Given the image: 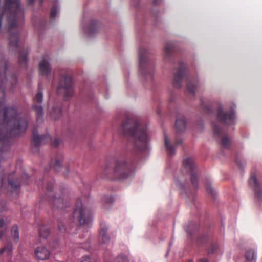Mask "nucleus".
<instances>
[{"mask_svg": "<svg viewBox=\"0 0 262 262\" xmlns=\"http://www.w3.org/2000/svg\"><path fill=\"white\" fill-rule=\"evenodd\" d=\"M53 182H48L46 185L47 193L46 194L49 202L52 204V208L55 209L56 208L59 209H62L64 207H67L69 205L68 202V197L64 194L62 195V198L57 196L52 191L53 190Z\"/></svg>", "mask_w": 262, "mask_h": 262, "instance_id": "6e6552de", "label": "nucleus"}, {"mask_svg": "<svg viewBox=\"0 0 262 262\" xmlns=\"http://www.w3.org/2000/svg\"><path fill=\"white\" fill-rule=\"evenodd\" d=\"M16 75L10 72L7 61L0 60V162L2 154L9 150L12 138L24 134L28 126V116L15 106L6 107L4 87L13 91L17 84Z\"/></svg>", "mask_w": 262, "mask_h": 262, "instance_id": "f257e3e1", "label": "nucleus"}, {"mask_svg": "<svg viewBox=\"0 0 262 262\" xmlns=\"http://www.w3.org/2000/svg\"><path fill=\"white\" fill-rule=\"evenodd\" d=\"M99 240L102 244L107 243L110 241V237L107 234L108 228L105 223H100Z\"/></svg>", "mask_w": 262, "mask_h": 262, "instance_id": "a211bd4d", "label": "nucleus"}, {"mask_svg": "<svg viewBox=\"0 0 262 262\" xmlns=\"http://www.w3.org/2000/svg\"><path fill=\"white\" fill-rule=\"evenodd\" d=\"M73 218L81 225H88L92 221L91 211L81 198L78 199L76 202Z\"/></svg>", "mask_w": 262, "mask_h": 262, "instance_id": "423d86ee", "label": "nucleus"}, {"mask_svg": "<svg viewBox=\"0 0 262 262\" xmlns=\"http://www.w3.org/2000/svg\"><path fill=\"white\" fill-rule=\"evenodd\" d=\"M161 0H154V4L155 5H159L161 3Z\"/></svg>", "mask_w": 262, "mask_h": 262, "instance_id": "37998d69", "label": "nucleus"}, {"mask_svg": "<svg viewBox=\"0 0 262 262\" xmlns=\"http://www.w3.org/2000/svg\"><path fill=\"white\" fill-rule=\"evenodd\" d=\"M199 262H208V260L207 258H204L200 259Z\"/></svg>", "mask_w": 262, "mask_h": 262, "instance_id": "a18cd8bd", "label": "nucleus"}, {"mask_svg": "<svg viewBox=\"0 0 262 262\" xmlns=\"http://www.w3.org/2000/svg\"><path fill=\"white\" fill-rule=\"evenodd\" d=\"M39 227V235L40 237L46 239L50 234V229L48 226L41 223L38 225Z\"/></svg>", "mask_w": 262, "mask_h": 262, "instance_id": "5701e85b", "label": "nucleus"}, {"mask_svg": "<svg viewBox=\"0 0 262 262\" xmlns=\"http://www.w3.org/2000/svg\"><path fill=\"white\" fill-rule=\"evenodd\" d=\"M116 262H129V261L126 256L121 254L116 258Z\"/></svg>", "mask_w": 262, "mask_h": 262, "instance_id": "2f4dec72", "label": "nucleus"}, {"mask_svg": "<svg viewBox=\"0 0 262 262\" xmlns=\"http://www.w3.org/2000/svg\"><path fill=\"white\" fill-rule=\"evenodd\" d=\"M183 166L184 169L191 174V182L193 193L198 188V179L196 172V167L194 159L192 157L186 158L183 161Z\"/></svg>", "mask_w": 262, "mask_h": 262, "instance_id": "9d476101", "label": "nucleus"}, {"mask_svg": "<svg viewBox=\"0 0 262 262\" xmlns=\"http://www.w3.org/2000/svg\"><path fill=\"white\" fill-rule=\"evenodd\" d=\"M34 0H28V3L29 4H32L34 2ZM39 4H41L43 3V0H39Z\"/></svg>", "mask_w": 262, "mask_h": 262, "instance_id": "79ce46f5", "label": "nucleus"}, {"mask_svg": "<svg viewBox=\"0 0 262 262\" xmlns=\"http://www.w3.org/2000/svg\"><path fill=\"white\" fill-rule=\"evenodd\" d=\"M100 24L96 20H92L87 28V30L91 35H93L99 31Z\"/></svg>", "mask_w": 262, "mask_h": 262, "instance_id": "b1692460", "label": "nucleus"}, {"mask_svg": "<svg viewBox=\"0 0 262 262\" xmlns=\"http://www.w3.org/2000/svg\"><path fill=\"white\" fill-rule=\"evenodd\" d=\"M43 101L42 87L40 84L38 85V92L33 98L32 110L36 115L37 122L42 121L43 117V108L40 105Z\"/></svg>", "mask_w": 262, "mask_h": 262, "instance_id": "9b49d317", "label": "nucleus"}, {"mask_svg": "<svg viewBox=\"0 0 262 262\" xmlns=\"http://www.w3.org/2000/svg\"><path fill=\"white\" fill-rule=\"evenodd\" d=\"M58 242L57 241H56L55 242V244H52V245L51 244H51V247L52 248H55V247H56V246L58 244Z\"/></svg>", "mask_w": 262, "mask_h": 262, "instance_id": "c03bdc74", "label": "nucleus"}, {"mask_svg": "<svg viewBox=\"0 0 262 262\" xmlns=\"http://www.w3.org/2000/svg\"><path fill=\"white\" fill-rule=\"evenodd\" d=\"M201 106L202 109L207 113L212 112V106L211 104H206L203 100H201Z\"/></svg>", "mask_w": 262, "mask_h": 262, "instance_id": "bb28decb", "label": "nucleus"}, {"mask_svg": "<svg viewBox=\"0 0 262 262\" xmlns=\"http://www.w3.org/2000/svg\"><path fill=\"white\" fill-rule=\"evenodd\" d=\"M20 183V179L16 177L15 172L5 174L2 177H0V194L17 195ZM6 209V202L4 200H0V213Z\"/></svg>", "mask_w": 262, "mask_h": 262, "instance_id": "7ed1b4c3", "label": "nucleus"}, {"mask_svg": "<svg viewBox=\"0 0 262 262\" xmlns=\"http://www.w3.org/2000/svg\"><path fill=\"white\" fill-rule=\"evenodd\" d=\"M183 141L181 139H177L174 145L169 143L168 138L166 134H164V143L167 152L169 155L175 154L176 147L182 144Z\"/></svg>", "mask_w": 262, "mask_h": 262, "instance_id": "6ab92c4d", "label": "nucleus"}, {"mask_svg": "<svg viewBox=\"0 0 262 262\" xmlns=\"http://www.w3.org/2000/svg\"><path fill=\"white\" fill-rule=\"evenodd\" d=\"M211 124L214 137L219 139H222L221 145L223 147L229 148L231 141L227 137V132L223 127H220L216 123L212 122Z\"/></svg>", "mask_w": 262, "mask_h": 262, "instance_id": "ddd939ff", "label": "nucleus"}, {"mask_svg": "<svg viewBox=\"0 0 262 262\" xmlns=\"http://www.w3.org/2000/svg\"><path fill=\"white\" fill-rule=\"evenodd\" d=\"M61 141L58 138H55L52 141V144L55 147H57L60 144Z\"/></svg>", "mask_w": 262, "mask_h": 262, "instance_id": "c9c22d12", "label": "nucleus"}, {"mask_svg": "<svg viewBox=\"0 0 262 262\" xmlns=\"http://www.w3.org/2000/svg\"><path fill=\"white\" fill-rule=\"evenodd\" d=\"M57 225L58 229L60 231L64 232V231H66V228L64 224L59 220H58Z\"/></svg>", "mask_w": 262, "mask_h": 262, "instance_id": "f704fd0d", "label": "nucleus"}, {"mask_svg": "<svg viewBox=\"0 0 262 262\" xmlns=\"http://www.w3.org/2000/svg\"><path fill=\"white\" fill-rule=\"evenodd\" d=\"M249 183L250 186L253 188L255 198L258 201H262V189L257 180L255 173L251 174L249 180Z\"/></svg>", "mask_w": 262, "mask_h": 262, "instance_id": "2eb2a0df", "label": "nucleus"}, {"mask_svg": "<svg viewBox=\"0 0 262 262\" xmlns=\"http://www.w3.org/2000/svg\"><path fill=\"white\" fill-rule=\"evenodd\" d=\"M187 232H188L190 235H191V234H192V232H189V231H188V230H187Z\"/></svg>", "mask_w": 262, "mask_h": 262, "instance_id": "8fccbe9b", "label": "nucleus"}, {"mask_svg": "<svg viewBox=\"0 0 262 262\" xmlns=\"http://www.w3.org/2000/svg\"><path fill=\"white\" fill-rule=\"evenodd\" d=\"M4 233V232L3 231H1V230L0 231V239L3 237Z\"/></svg>", "mask_w": 262, "mask_h": 262, "instance_id": "49530a36", "label": "nucleus"}, {"mask_svg": "<svg viewBox=\"0 0 262 262\" xmlns=\"http://www.w3.org/2000/svg\"><path fill=\"white\" fill-rule=\"evenodd\" d=\"M186 121L185 117H177L176 120L175 127L178 132H182L186 129Z\"/></svg>", "mask_w": 262, "mask_h": 262, "instance_id": "4be33fe9", "label": "nucleus"}, {"mask_svg": "<svg viewBox=\"0 0 262 262\" xmlns=\"http://www.w3.org/2000/svg\"><path fill=\"white\" fill-rule=\"evenodd\" d=\"M73 92V82L71 76L67 74H61L57 88V93L63 94L64 100L68 101L72 96Z\"/></svg>", "mask_w": 262, "mask_h": 262, "instance_id": "1a4fd4ad", "label": "nucleus"}, {"mask_svg": "<svg viewBox=\"0 0 262 262\" xmlns=\"http://www.w3.org/2000/svg\"><path fill=\"white\" fill-rule=\"evenodd\" d=\"M148 51L141 48L139 52V70L142 76L147 81H151L154 77V66L147 56Z\"/></svg>", "mask_w": 262, "mask_h": 262, "instance_id": "0eeeda50", "label": "nucleus"}, {"mask_svg": "<svg viewBox=\"0 0 262 262\" xmlns=\"http://www.w3.org/2000/svg\"><path fill=\"white\" fill-rule=\"evenodd\" d=\"M12 250V246L11 244L8 243L7 246L0 249V254L6 252L8 254H11Z\"/></svg>", "mask_w": 262, "mask_h": 262, "instance_id": "c85d7f7f", "label": "nucleus"}, {"mask_svg": "<svg viewBox=\"0 0 262 262\" xmlns=\"http://www.w3.org/2000/svg\"><path fill=\"white\" fill-rule=\"evenodd\" d=\"M58 11V8L57 6L55 5H53L51 9V12H50V19L51 20H54L55 17H56Z\"/></svg>", "mask_w": 262, "mask_h": 262, "instance_id": "cd10ccee", "label": "nucleus"}, {"mask_svg": "<svg viewBox=\"0 0 262 262\" xmlns=\"http://www.w3.org/2000/svg\"><path fill=\"white\" fill-rule=\"evenodd\" d=\"M174 43L173 42H168L165 46L164 50V57L166 61L170 60L174 51Z\"/></svg>", "mask_w": 262, "mask_h": 262, "instance_id": "412c9836", "label": "nucleus"}, {"mask_svg": "<svg viewBox=\"0 0 262 262\" xmlns=\"http://www.w3.org/2000/svg\"><path fill=\"white\" fill-rule=\"evenodd\" d=\"M61 108L60 106H54L50 115L54 120L58 119L61 116Z\"/></svg>", "mask_w": 262, "mask_h": 262, "instance_id": "393cba45", "label": "nucleus"}, {"mask_svg": "<svg viewBox=\"0 0 262 262\" xmlns=\"http://www.w3.org/2000/svg\"><path fill=\"white\" fill-rule=\"evenodd\" d=\"M218 244L216 243H212L210 248L208 250L209 253H214L218 248Z\"/></svg>", "mask_w": 262, "mask_h": 262, "instance_id": "7c9ffc66", "label": "nucleus"}, {"mask_svg": "<svg viewBox=\"0 0 262 262\" xmlns=\"http://www.w3.org/2000/svg\"><path fill=\"white\" fill-rule=\"evenodd\" d=\"M206 188L208 193H210L212 196H214L215 195V192L209 184H206Z\"/></svg>", "mask_w": 262, "mask_h": 262, "instance_id": "72a5a7b5", "label": "nucleus"}, {"mask_svg": "<svg viewBox=\"0 0 262 262\" xmlns=\"http://www.w3.org/2000/svg\"><path fill=\"white\" fill-rule=\"evenodd\" d=\"M11 235L14 239H18L19 238V232L18 227L14 225L11 229Z\"/></svg>", "mask_w": 262, "mask_h": 262, "instance_id": "c756f323", "label": "nucleus"}, {"mask_svg": "<svg viewBox=\"0 0 262 262\" xmlns=\"http://www.w3.org/2000/svg\"><path fill=\"white\" fill-rule=\"evenodd\" d=\"M63 157L62 154H58L54 159L51 161V166L54 170L58 172L62 168V162Z\"/></svg>", "mask_w": 262, "mask_h": 262, "instance_id": "aec40b11", "label": "nucleus"}, {"mask_svg": "<svg viewBox=\"0 0 262 262\" xmlns=\"http://www.w3.org/2000/svg\"><path fill=\"white\" fill-rule=\"evenodd\" d=\"M208 237L206 235H203L201 237H199L198 243L200 244H204L207 242Z\"/></svg>", "mask_w": 262, "mask_h": 262, "instance_id": "e433bc0d", "label": "nucleus"}, {"mask_svg": "<svg viewBox=\"0 0 262 262\" xmlns=\"http://www.w3.org/2000/svg\"><path fill=\"white\" fill-rule=\"evenodd\" d=\"M78 262H93L92 261L91 258L89 256H84Z\"/></svg>", "mask_w": 262, "mask_h": 262, "instance_id": "4c0bfd02", "label": "nucleus"}, {"mask_svg": "<svg viewBox=\"0 0 262 262\" xmlns=\"http://www.w3.org/2000/svg\"><path fill=\"white\" fill-rule=\"evenodd\" d=\"M102 201L104 203L111 204L114 202V198L111 196H105L103 198Z\"/></svg>", "mask_w": 262, "mask_h": 262, "instance_id": "473e14b6", "label": "nucleus"}, {"mask_svg": "<svg viewBox=\"0 0 262 262\" xmlns=\"http://www.w3.org/2000/svg\"><path fill=\"white\" fill-rule=\"evenodd\" d=\"M176 184L179 187V188L181 189H185V186L183 185V184H182L181 183H180L179 182V181H177L176 182Z\"/></svg>", "mask_w": 262, "mask_h": 262, "instance_id": "58836bf2", "label": "nucleus"}, {"mask_svg": "<svg viewBox=\"0 0 262 262\" xmlns=\"http://www.w3.org/2000/svg\"><path fill=\"white\" fill-rule=\"evenodd\" d=\"M124 135L131 137L134 142V147L139 151L147 149L149 140L147 125L141 123L138 117L128 115L121 125Z\"/></svg>", "mask_w": 262, "mask_h": 262, "instance_id": "f03ea898", "label": "nucleus"}, {"mask_svg": "<svg viewBox=\"0 0 262 262\" xmlns=\"http://www.w3.org/2000/svg\"><path fill=\"white\" fill-rule=\"evenodd\" d=\"M235 162H236V164L239 166V167L240 168H241L242 167L241 162L240 161H239L237 158L235 159Z\"/></svg>", "mask_w": 262, "mask_h": 262, "instance_id": "a19ab883", "label": "nucleus"}, {"mask_svg": "<svg viewBox=\"0 0 262 262\" xmlns=\"http://www.w3.org/2000/svg\"><path fill=\"white\" fill-rule=\"evenodd\" d=\"M169 101L170 102H172L173 101H174V96L173 95H172L170 97V98L169 99Z\"/></svg>", "mask_w": 262, "mask_h": 262, "instance_id": "de8ad7c7", "label": "nucleus"}, {"mask_svg": "<svg viewBox=\"0 0 262 262\" xmlns=\"http://www.w3.org/2000/svg\"><path fill=\"white\" fill-rule=\"evenodd\" d=\"M188 262H193V260L192 259H189L188 260Z\"/></svg>", "mask_w": 262, "mask_h": 262, "instance_id": "3c124183", "label": "nucleus"}, {"mask_svg": "<svg viewBox=\"0 0 262 262\" xmlns=\"http://www.w3.org/2000/svg\"><path fill=\"white\" fill-rule=\"evenodd\" d=\"M184 79L187 82L186 93L194 96L195 89L199 85L198 80L196 78H190L187 75L186 65L184 63L181 62L177 72L173 76L172 80L173 86L175 88H181L182 81Z\"/></svg>", "mask_w": 262, "mask_h": 262, "instance_id": "39448f33", "label": "nucleus"}, {"mask_svg": "<svg viewBox=\"0 0 262 262\" xmlns=\"http://www.w3.org/2000/svg\"><path fill=\"white\" fill-rule=\"evenodd\" d=\"M51 140L49 135L46 134L45 135L39 136L36 129L34 128L32 132V144L33 148H36V151L40 145L45 144Z\"/></svg>", "mask_w": 262, "mask_h": 262, "instance_id": "4468645a", "label": "nucleus"}, {"mask_svg": "<svg viewBox=\"0 0 262 262\" xmlns=\"http://www.w3.org/2000/svg\"><path fill=\"white\" fill-rule=\"evenodd\" d=\"M216 118L217 122L224 125H232L235 122V113L232 110L224 111L222 107L219 106L217 111Z\"/></svg>", "mask_w": 262, "mask_h": 262, "instance_id": "f8f14e48", "label": "nucleus"}, {"mask_svg": "<svg viewBox=\"0 0 262 262\" xmlns=\"http://www.w3.org/2000/svg\"><path fill=\"white\" fill-rule=\"evenodd\" d=\"M134 173V167L126 162L125 159L120 158L116 159L112 170L106 167L103 170L105 177L113 180H123L131 176Z\"/></svg>", "mask_w": 262, "mask_h": 262, "instance_id": "20e7f679", "label": "nucleus"}, {"mask_svg": "<svg viewBox=\"0 0 262 262\" xmlns=\"http://www.w3.org/2000/svg\"><path fill=\"white\" fill-rule=\"evenodd\" d=\"M49 58L44 57L39 64V72L41 75L48 76L51 73V68L49 62Z\"/></svg>", "mask_w": 262, "mask_h": 262, "instance_id": "f3484780", "label": "nucleus"}, {"mask_svg": "<svg viewBox=\"0 0 262 262\" xmlns=\"http://www.w3.org/2000/svg\"><path fill=\"white\" fill-rule=\"evenodd\" d=\"M256 256V253L252 249L247 250L245 253V258L248 261H254L255 262Z\"/></svg>", "mask_w": 262, "mask_h": 262, "instance_id": "a878e982", "label": "nucleus"}, {"mask_svg": "<svg viewBox=\"0 0 262 262\" xmlns=\"http://www.w3.org/2000/svg\"><path fill=\"white\" fill-rule=\"evenodd\" d=\"M43 180H41V181H40L39 182H38V185H40L41 184H42V181H43Z\"/></svg>", "mask_w": 262, "mask_h": 262, "instance_id": "09e8293b", "label": "nucleus"}, {"mask_svg": "<svg viewBox=\"0 0 262 262\" xmlns=\"http://www.w3.org/2000/svg\"><path fill=\"white\" fill-rule=\"evenodd\" d=\"M34 255L38 260H46L50 258L51 251L43 246H39L35 249Z\"/></svg>", "mask_w": 262, "mask_h": 262, "instance_id": "dca6fc26", "label": "nucleus"}, {"mask_svg": "<svg viewBox=\"0 0 262 262\" xmlns=\"http://www.w3.org/2000/svg\"><path fill=\"white\" fill-rule=\"evenodd\" d=\"M5 225V221L4 219H0V228L3 227Z\"/></svg>", "mask_w": 262, "mask_h": 262, "instance_id": "ea45409f", "label": "nucleus"}]
</instances>
